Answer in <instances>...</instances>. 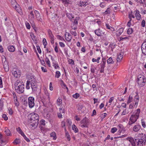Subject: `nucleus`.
I'll list each match as a JSON object with an SVG mask.
<instances>
[{
    "label": "nucleus",
    "mask_w": 146,
    "mask_h": 146,
    "mask_svg": "<svg viewBox=\"0 0 146 146\" xmlns=\"http://www.w3.org/2000/svg\"><path fill=\"white\" fill-rule=\"evenodd\" d=\"M135 142L137 143L138 145L143 146L145 145L146 137L145 134L143 133L136 135L134 137Z\"/></svg>",
    "instance_id": "1"
},
{
    "label": "nucleus",
    "mask_w": 146,
    "mask_h": 146,
    "mask_svg": "<svg viewBox=\"0 0 146 146\" xmlns=\"http://www.w3.org/2000/svg\"><path fill=\"white\" fill-rule=\"evenodd\" d=\"M29 116L30 117L29 119L30 125L32 127H36L38 123V115L36 113H33L30 114Z\"/></svg>",
    "instance_id": "2"
},
{
    "label": "nucleus",
    "mask_w": 146,
    "mask_h": 146,
    "mask_svg": "<svg viewBox=\"0 0 146 146\" xmlns=\"http://www.w3.org/2000/svg\"><path fill=\"white\" fill-rule=\"evenodd\" d=\"M140 112V110L139 109H137L135 114L132 115L129 119V121L128 124L129 125H131L132 124L134 123L137 121L139 117V114Z\"/></svg>",
    "instance_id": "3"
},
{
    "label": "nucleus",
    "mask_w": 146,
    "mask_h": 146,
    "mask_svg": "<svg viewBox=\"0 0 146 146\" xmlns=\"http://www.w3.org/2000/svg\"><path fill=\"white\" fill-rule=\"evenodd\" d=\"M15 88L18 93H23L24 91V85L19 80H17L15 83Z\"/></svg>",
    "instance_id": "4"
},
{
    "label": "nucleus",
    "mask_w": 146,
    "mask_h": 146,
    "mask_svg": "<svg viewBox=\"0 0 146 146\" xmlns=\"http://www.w3.org/2000/svg\"><path fill=\"white\" fill-rule=\"evenodd\" d=\"M146 81V79L144 76L141 75L138 76L137 82L139 85L144 86Z\"/></svg>",
    "instance_id": "5"
},
{
    "label": "nucleus",
    "mask_w": 146,
    "mask_h": 146,
    "mask_svg": "<svg viewBox=\"0 0 146 146\" xmlns=\"http://www.w3.org/2000/svg\"><path fill=\"white\" fill-rule=\"evenodd\" d=\"M28 103L29 107L32 108L35 105L34 98L32 97H30L28 98Z\"/></svg>",
    "instance_id": "6"
},
{
    "label": "nucleus",
    "mask_w": 146,
    "mask_h": 146,
    "mask_svg": "<svg viewBox=\"0 0 146 146\" xmlns=\"http://www.w3.org/2000/svg\"><path fill=\"white\" fill-rule=\"evenodd\" d=\"M12 73L14 76L16 77L17 78L19 77L20 75V72H19L18 70L14 68L12 71Z\"/></svg>",
    "instance_id": "7"
},
{
    "label": "nucleus",
    "mask_w": 146,
    "mask_h": 146,
    "mask_svg": "<svg viewBox=\"0 0 146 146\" xmlns=\"http://www.w3.org/2000/svg\"><path fill=\"white\" fill-rule=\"evenodd\" d=\"M94 33L95 34L98 36H102L103 35H104L105 33L104 32H103L100 29L95 30Z\"/></svg>",
    "instance_id": "8"
},
{
    "label": "nucleus",
    "mask_w": 146,
    "mask_h": 146,
    "mask_svg": "<svg viewBox=\"0 0 146 146\" xmlns=\"http://www.w3.org/2000/svg\"><path fill=\"white\" fill-rule=\"evenodd\" d=\"M105 64H105L104 62L103 61L102 62H101V64H98V65H100V67H99V69L100 72H104Z\"/></svg>",
    "instance_id": "9"
},
{
    "label": "nucleus",
    "mask_w": 146,
    "mask_h": 146,
    "mask_svg": "<svg viewBox=\"0 0 146 146\" xmlns=\"http://www.w3.org/2000/svg\"><path fill=\"white\" fill-rule=\"evenodd\" d=\"M35 13L37 20L40 22H42V20L39 12L35 10Z\"/></svg>",
    "instance_id": "10"
},
{
    "label": "nucleus",
    "mask_w": 146,
    "mask_h": 146,
    "mask_svg": "<svg viewBox=\"0 0 146 146\" xmlns=\"http://www.w3.org/2000/svg\"><path fill=\"white\" fill-rule=\"evenodd\" d=\"M141 48L143 54L146 55V41L142 44L141 46Z\"/></svg>",
    "instance_id": "11"
},
{
    "label": "nucleus",
    "mask_w": 146,
    "mask_h": 146,
    "mask_svg": "<svg viewBox=\"0 0 146 146\" xmlns=\"http://www.w3.org/2000/svg\"><path fill=\"white\" fill-rule=\"evenodd\" d=\"M66 40L68 42H70L72 39V37L71 35L69 33H67L65 35Z\"/></svg>",
    "instance_id": "12"
},
{
    "label": "nucleus",
    "mask_w": 146,
    "mask_h": 146,
    "mask_svg": "<svg viewBox=\"0 0 146 146\" xmlns=\"http://www.w3.org/2000/svg\"><path fill=\"white\" fill-rule=\"evenodd\" d=\"M141 128V126L139 124H137L133 127V130L135 132H137L140 130Z\"/></svg>",
    "instance_id": "13"
},
{
    "label": "nucleus",
    "mask_w": 146,
    "mask_h": 146,
    "mask_svg": "<svg viewBox=\"0 0 146 146\" xmlns=\"http://www.w3.org/2000/svg\"><path fill=\"white\" fill-rule=\"evenodd\" d=\"M3 65L5 71L6 72H8L9 70V66L8 62L6 61H5L3 63Z\"/></svg>",
    "instance_id": "14"
},
{
    "label": "nucleus",
    "mask_w": 146,
    "mask_h": 146,
    "mask_svg": "<svg viewBox=\"0 0 146 146\" xmlns=\"http://www.w3.org/2000/svg\"><path fill=\"white\" fill-rule=\"evenodd\" d=\"M135 12V15L137 19L140 20L141 19V15L140 14V12L138 10H136Z\"/></svg>",
    "instance_id": "15"
},
{
    "label": "nucleus",
    "mask_w": 146,
    "mask_h": 146,
    "mask_svg": "<svg viewBox=\"0 0 146 146\" xmlns=\"http://www.w3.org/2000/svg\"><path fill=\"white\" fill-rule=\"evenodd\" d=\"M42 103L44 105H46L50 102V98L49 97H47L46 99L42 100Z\"/></svg>",
    "instance_id": "16"
},
{
    "label": "nucleus",
    "mask_w": 146,
    "mask_h": 146,
    "mask_svg": "<svg viewBox=\"0 0 146 146\" xmlns=\"http://www.w3.org/2000/svg\"><path fill=\"white\" fill-rule=\"evenodd\" d=\"M47 97H49V94L47 91H45L44 94L42 96H41L40 98L42 100L44 99H46Z\"/></svg>",
    "instance_id": "17"
},
{
    "label": "nucleus",
    "mask_w": 146,
    "mask_h": 146,
    "mask_svg": "<svg viewBox=\"0 0 146 146\" xmlns=\"http://www.w3.org/2000/svg\"><path fill=\"white\" fill-rule=\"evenodd\" d=\"M123 28H120L117 31V33H116V35L118 36H119L123 32Z\"/></svg>",
    "instance_id": "18"
},
{
    "label": "nucleus",
    "mask_w": 146,
    "mask_h": 146,
    "mask_svg": "<svg viewBox=\"0 0 146 146\" xmlns=\"http://www.w3.org/2000/svg\"><path fill=\"white\" fill-rule=\"evenodd\" d=\"M88 4V3L86 2H84L83 1H80L79 4H78V5L80 7H82V6H86Z\"/></svg>",
    "instance_id": "19"
},
{
    "label": "nucleus",
    "mask_w": 146,
    "mask_h": 146,
    "mask_svg": "<svg viewBox=\"0 0 146 146\" xmlns=\"http://www.w3.org/2000/svg\"><path fill=\"white\" fill-rule=\"evenodd\" d=\"M127 140L130 142L131 145H135V143L133 138L132 137L129 138L127 139Z\"/></svg>",
    "instance_id": "20"
},
{
    "label": "nucleus",
    "mask_w": 146,
    "mask_h": 146,
    "mask_svg": "<svg viewBox=\"0 0 146 146\" xmlns=\"http://www.w3.org/2000/svg\"><path fill=\"white\" fill-rule=\"evenodd\" d=\"M5 133L8 136H10L11 135L10 131L7 127L5 128Z\"/></svg>",
    "instance_id": "21"
},
{
    "label": "nucleus",
    "mask_w": 146,
    "mask_h": 146,
    "mask_svg": "<svg viewBox=\"0 0 146 146\" xmlns=\"http://www.w3.org/2000/svg\"><path fill=\"white\" fill-rule=\"evenodd\" d=\"M8 48L9 50L11 52H13L15 51V49L14 46L12 45H9L8 46Z\"/></svg>",
    "instance_id": "22"
},
{
    "label": "nucleus",
    "mask_w": 146,
    "mask_h": 146,
    "mask_svg": "<svg viewBox=\"0 0 146 146\" xmlns=\"http://www.w3.org/2000/svg\"><path fill=\"white\" fill-rule=\"evenodd\" d=\"M79 19V17H76L74 19V21H73L72 22L74 23V25H77L78 24V21Z\"/></svg>",
    "instance_id": "23"
},
{
    "label": "nucleus",
    "mask_w": 146,
    "mask_h": 146,
    "mask_svg": "<svg viewBox=\"0 0 146 146\" xmlns=\"http://www.w3.org/2000/svg\"><path fill=\"white\" fill-rule=\"evenodd\" d=\"M122 58L123 55L121 53H119L118 56L117 58V62L120 61Z\"/></svg>",
    "instance_id": "24"
},
{
    "label": "nucleus",
    "mask_w": 146,
    "mask_h": 146,
    "mask_svg": "<svg viewBox=\"0 0 146 146\" xmlns=\"http://www.w3.org/2000/svg\"><path fill=\"white\" fill-rule=\"evenodd\" d=\"M14 8H15L17 12H18L19 13L21 12V9H20V8L19 7V6L18 4H17L16 5H15Z\"/></svg>",
    "instance_id": "25"
},
{
    "label": "nucleus",
    "mask_w": 146,
    "mask_h": 146,
    "mask_svg": "<svg viewBox=\"0 0 146 146\" xmlns=\"http://www.w3.org/2000/svg\"><path fill=\"white\" fill-rule=\"evenodd\" d=\"M16 129L19 133H20L22 136L24 134V133L22 131L19 127L17 128Z\"/></svg>",
    "instance_id": "26"
},
{
    "label": "nucleus",
    "mask_w": 146,
    "mask_h": 146,
    "mask_svg": "<svg viewBox=\"0 0 146 146\" xmlns=\"http://www.w3.org/2000/svg\"><path fill=\"white\" fill-rule=\"evenodd\" d=\"M48 35L49 36V37L50 38H54V36L52 35L51 30L50 29H48Z\"/></svg>",
    "instance_id": "27"
},
{
    "label": "nucleus",
    "mask_w": 146,
    "mask_h": 146,
    "mask_svg": "<svg viewBox=\"0 0 146 146\" xmlns=\"http://www.w3.org/2000/svg\"><path fill=\"white\" fill-rule=\"evenodd\" d=\"M50 137L53 138V139L54 140L56 139V134L54 132H52L50 134Z\"/></svg>",
    "instance_id": "28"
},
{
    "label": "nucleus",
    "mask_w": 146,
    "mask_h": 146,
    "mask_svg": "<svg viewBox=\"0 0 146 146\" xmlns=\"http://www.w3.org/2000/svg\"><path fill=\"white\" fill-rule=\"evenodd\" d=\"M52 66L54 67L55 69L59 68V66L57 63L53 62H52Z\"/></svg>",
    "instance_id": "29"
},
{
    "label": "nucleus",
    "mask_w": 146,
    "mask_h": 146,
    "mask_svg": "<svg viewBox=\"0 0 146 146\" xmlns=\"http://www.w3.org/2000/svg\"><path fill=\"white\" fill-rule=\"evenodd\" d=\"M88 122V120L87 118L85 117L81 121V123L85 124Z\"/></svg>",
    "instance_id": "30"
},
{
    "label": "nucleus",
    "mask_w": 146,
    "mask_h": 146,
    "mask_svg": "<svg viewBox=\"0 0 146 146\" xmlns=\"http://www.w3.org/2000/svg\"><path fill=\"white\" fill-rule=\"evenodd\" d=\"M66 15L67 17L71 20H72V19L74 18L72 14L68 13H66Z\"/></svg>",
    "instance_id": "31"
},
{
    "label": "nucleus",
    "mask_w": 146,
    "mask_h": 146,
    "mask_svg": "<svg viewBox=\"0 0 146 146\" xmlns=\"http://www.w3.org/2000/svg\"><path fill=\"white\" fill-rule=\"evenodd\" d=\"M114 62L113 61L112 58L111 57H110L107 60V63L108 64H113Z\"/></svg>",
    "instance_id": "32"
},
{
    "label": "nucleus",
    "mask_w": 146,
    "mask_h": 146,
    "mask_svg": "<svg viewBox=\"0 0 146 146\" xmlns=\"http://www.w3.org/2000/svg\"><path fill=\"white\" fill-rule=\"evenodd\" d=\"M30 15L31 16H30V15H29V18H30V17H31L30 19L31 20H33L35 16L33 11H31L30 12Z\"/></svg>",
    "instance_id": "33"
},
{
    "label": "nucleus",
    "mask_w": 146,
    "mask_h": 146,
    "mask_svg": "<svg viewBox=\"0 0 146 146\" xmlns=\"http://www.w3.org/2000/svg\"><path fill=\"white\" fill-rule=\"evenodd\" d=\"M62 100L61 99L58 98L57 100V104L58 106H60L62 104Z\"/></svg>",
    "instance_id": "34"
},
{
    "label": "nucleus",
    "mask_w": 146,
    "mask_h": 146,
    "mask_svg": "<svg viewBox=\"0 0 146 146\" xmlns=\"http://www.w3.org/2000/svg\"><path fill=\"white\" fill-rule=\"evenodd\" d=\"M45 62L46 63L48 64V66L49 67H50V60H49V59L47 57H46L45 59Z\"/></svg>",
    "instance_id": "35"
},
{
    "label": "nucleus",
    "mask_w": 146,
    "mask_h": 146,
    "mask_svg": "<svg viewBox=\"0 0 146 146\" xmlns=\"http://www.w3.org/2000/svg\"><path fill=\"white\" fill-rule=\"evenodd\" d=\"M72 129L75 132H77L78 131V129L77 128L76 126L74 124L72 125Z\"/></svg>",
    "instance_id": "36"
},
{
    "label": "nucleus",
    "mask_w": 146,
    "mask_h": 146,
    "mask_svg": "<svg viewBox=\"0 0 146 146\" xmlns=\"http://www.w3.org/2000/svg\"><path fill=\"white\" fill-rule=\"evenodd\" d=\"M31 88L32 90L33 91V92H34L35 93L36 92L37 89V88H37V86H32L31 87Z\"/></svg>",
    "instance_id": "37"
},
{
    "label": "nucleus",
    "mask_w": 146,
    "mask_h": 146,
    "mask_svg": "<svg viewBox=\"0 0 146 146\" xmlns=\"http://www.w3.org/2000/svg\"><path fill=\"white\" fill-rule=\"evenodd\" d=\"M30 82L29 80H27V81L26 88L27 89H30Z\"/></svg>",
    "instance_id": "38"
},
{
    "label": "nucleus",
    "mask_w": 146,
    "mask_h": 146,
    "mask_svg": "<svg viewBox=\"0 0 146 146\" xmlns=\"http://www.w3.org/2000/svg\"><path fill=\"white\" fill-rule=\"evenodd\" d=\"M11 5H12V6L13 7H14L15 6V5H16L17 4V3L16 2V1L15 0H11Z\"/></svg>",
    "instance_id": "39"
},
{
    "label": "nucleus",
    "mask_w": 146,
    "mask_h": 146,
    "mask_svg": "<svg viewBox=\"0 0 146 146\" xmlns=\"http://www.w3.org/2000/svg\"><path fill=\"white\" fill-rule=\"evenodd\" d=\"M135 1L141 4H143L145 3V0H135Z\"/></svg>",
    "instance_id": "40"
},
{
    "label": "nucleus",
    "mask_w": 146,
    "mask_h": 146,
    "mask_svg": "<svg viewBox=\"0 0 146 146\" xmlns=\"http://www.w3.org/2000/svg\"><path fill=\"white\" fill-rule=\"evenodd\" d=\"M110 8H108L106 11L103 13V14L105 15H106L108 14H110Z\"/></svg>",
    "instance_id": "41"
},
{
    "label": "nucleus",
    "mask_w": 146,
    "mask_h": 146,
    "mask_svg": "<svg viewBox=\"0 0 146 146\" xmlns=\"http://www.w3.org/2000/svg\"><path fill=\"white\" fill-rule=\"evenodd\" d=\"M117 129L116 127H113L111 128V132L112 133H114L117 131Z\"/></svg>",
    "instance_id": "42"
},
{
    "label": "nucleus",
    "mask_w": 146,
    "mask_h": 146,
    "mask_svg": "<svg viewBox=\"0 0 146 146\" xmlns=\"http://www.w3.org/2000/svg\"><path fill=\"white\" fill-rule=\"evenodd\" d=\"M20 143V140L17 139H16L13 142V143L14 144L15 143L16 144H18Z\"/></svg>",
    "instance_id": "43"
},
{
    "label": "nucleus",
    "mask_w": 146,
    "mask_h": 146,
    "mask_svg": "<svg viewBox=\"0 0 146 146\" xmlns=\"http://www.w3.org/2000/svg\"><path fill=\"white\" fill-rule=\"evenodd\" d=\"M133 32V30L131 28H129L127 31V33L128 34H130Z\"/></svg>",
    "instance_id": "44"
},
{
    "label": "nucleus",
    "mask_w": 146,
    "mask_h": 146,
    "mask_svg": "<svg viewBox=\"0 0 146 146\" xmlns=\"http://www.w3.org/2000/svg\"><path fill=\"white\" fill-rule=\"evenodd\" d=\"M132 97L131 96H130L128 98V101L127 102V104H129V103H130L132 101Z\"/></svg>",
    "instance_id": "45"
},
{
    "label": "nucleus",
    "mask_w": 146,
    "mask_h": 146,
    "mask_svg": "<svg viewBox=\"0 0 146 146\" xmlns=\"http://www.w3.org/2000/svg\"><path fill=\"white\" fill-rule=\"evenodd\" d=\"M60 76V73L59 71H57L56 72L55 77L58 78Z\"/></svg>",
    "instance_id": "46"
},
{
    "label": "nucleus",
    "mask_w": 146,
    "mask_h": 146,
    "mask_svg": "<svg viewBox=\"0 0 146 146\" xmlns=\"http://www.w3.org/2000/svg\"><path fill=\"white\" fill-rule=\"evenodd\" d=\"M106 3L104 2H102L100 3V6L102 8L104 7L106 5Z\"/></svg>",
    "instance_id": "47"
},
{
    "label": "nucleus",
    "mask_w": 146,
    "mask_h": 146,
    "mask_svg": "<svg viewBox=\"0 0 146 146\" xmlns=\"http://www.w3.org/2000/svg\"><path fill=\"white\" fill-rule=\"evenodd\" d=\"M79 96V94L77 93H76L73 95V97L76 99Z\"/></svg>",
    "instance_id": "48"
},
{
    "label": "nucleus",
    "mask_w": 146,
    "mask_h": 146,
    "mask_svg": "<svg viewBox=\"0 0 146 146\" xmlns=\"http://www.w3.org/2000/svg\"><path fill=\"white\" fill-rule=\"evenodd\" d=\"M22 136L23 137L25 140L27 142H29L30 141V140L26 136L25 134H24Z\"/></svg>",
    "instance_id": "49"
},
{
    "label": "nucleus",
    "mask_w": 146,
    "mask_h": 146,
    "mask_svg": "<svg viewBox=\"0 0 146 146\" xmlns=\"http://www.w3.org/2000/svg\"><path fill=\"white\" fill-rule=\"evenodd\" d=\"M145 21L144 20H143L141 22V25L143 27H144L145 26Z\"/></svg>",
    "instance_id": "50"
},
{
    "label": "nucleus",
    "mask_w": 146,
    "mask_h": 146,
    "mask_svg": "<svg viewBox=\"0 0 146 146\" xmlns=\"http://www.w3.org/2000/svg\"><path fill=\"white\" fill-rule=\"evenodd\" d=\"M59 113H60L62 114H64V109H62V108H60L59 109Z\"/></svg>",
    "instance_id": "51"
},
{
    "label": "nucleus",
    "mask_w": 146,
    "mask_h": 146,
    "mask_svg": "<svg viewBox=\"0 0 146 146\" xmlns=\"http://www.w3.org/2000/svg\"><path fill=\"white\" fill-rule=\"evenodd\" d=\"M2 117L5 120H7L8 119V118L7 116L5 114H3V115Z\"/></svg>",
    "instance_id": "52"
},
{
    "label": "nucleus",
    "mask_w": 146,
    "mask_h": 146,
    "mask_svg": "<svg viewBox=\"0 0 146 146\" xmlns=\"http://www.w3.org/2000/svg\"><path fill=\"white\" fill-rule=\"evenodd\" d=\"M36 48L39 53L40 54L41 53V51L40 46L38 45H37L36 46Z\"/></svg>",
    "instance_id": "53"
},
{
    "label": "nucleus",
    "mask_w": 146,
    "mask_h": 146,
    "mask_svg": "<svg viewBox=\"0 0 146 146\" xmlns=\"http://www.w3.org/2000/svg\"><path fill=\"white\" fill-rule=\"evenodd\" d=\"M71 33L74 35V36H76L77 35V33L76 31H71Z\"/></svg>",
    "instance_id": "54"
},
{
    "label": "nucleus",
    "mask_w": 146,
    "mask_h": 146,
    "mask_svg": "<svg viewBox=\"0 0 146 146\" xmlns=\"http://www.w3.org/2000/svg\"><path fill=\"white\" fill-rule=\"evenodd\" d=\"M26 25L27 29H30L31 26L29 23L27 22L26 23Z\"/></svg>",
    "instance_id": "55"
},
{
    "label": "nucleus",
    "mask_w": 146,
    "mask_h": 146,
    "mask_svg": "<svg viewBox=\"0 0 146 146\" xmlns=\"http://www.w3.org/2000/svg\"><path fill=\"white\" fill-rule=\"evenodd\" d=\"M40 123L41 125H45V120L42 119L40 121Z\"/></svg>",
    "instance_id": "56"
},
{
    "label": "nucleus",
    "mask_w": 146,
    "mask_h": 146,
    "mask_svg": "<svg viewBox=\"0 0 146 146\" xmlns=\"http://www.w3.org/2000/svg\"><path fill=\"white\" fill-rule=\"evenodd\" d=\"M66 136L67 137V138L68 139V140L69 141H70V135H69V134L68 133H66Z\"/></svg>",
    "instance_id": "57"
},
{
    "label": "nucleus",
    "mask_w": 146,
    "mask_h": 146,
    "mask_svg": "<svg viewBox=\"0 0 146 146\" xmlns=\"http://www.w3.org/2000/svg\"><path fill=\"white\" fill-rule=\"evenodd\" d=\"M59 44L60 46L62 47H64L65 46L64 44L62 42H60Z\"/></svg>",
    "instance_id": "58"
},
{
    "label": "nucleus",
    "mask_w": 146,
    "mask_h": 146,
    "mask_svg": "<svg viewBox=\"0 0 146 146\" xmlns=\"http://www.w3.org/2000/svg\"><path fill=\"white\" fill-rule=\"evenodd\" d=\"M37 83L35 79L33 78L32 80H31V83Z\"/></svg>",
    "instance_id": "59"
},
{
    "label": "nucleus",
    "mask_w": 146,
    "mask_h": 146,
    "mask_svg": "<svg viewBox=\"0 0 146 146\" xmlns=\"http://www.w3.org/2000/svg\"><path fill=\"white\" fill-rule=\"evenodd\" d=\"M77 25H73V26L72 27V29L71 31H72L73 30H75L76 29H77Z\"/></svg>",
    "instance_id": "60"
},
{
    "label": "nucleus",
    "mask_w": 146,
    "mask_h": 146,
    "mask_svg": "<svg viewBox=\"0 0 146 146\" xmlns=\"http://www.w3.org/2000/svg\"><path fill=\"white\" fill-rule=\"evenodd\" d=\"M58 116L59 118H62V114L60 113H58Z\"/></svg>",
    "instance_id": "61"
},
{
    "label": "nucleus",
    "mask_w": 146,
    "mask_h": 146,
    "mask_svg": "<svg viewBox=\"0 0 146 146\" xmlns=\"http://www.w3.org/2000/svg\"><path fill=\"white\" fill-rule=\"evenodd\" d=\"M107 113H104L102 114V119L104 118L107 115Z\"/></svg>",
    "instance_id": "62"
},
{
    "label": "nucleus",
    "mask_w": 146,
    "mask_h": 146,
    "mask_svg": "<svg viewBox=\"0 0 146 146\" xmlns=\"http://www.w3.org/2000/svg\"><path fill=\"white\" fill-rule=\"evenodd\" d=\"M96 112L95 110H94L93 111L92 114V116H93L96 115Z\"/></svg>",
    "instance_id": "63"
},
{
    "label": "nucleus",
    "mask_w": 146,
    "mask_h": 146,
    "mask_svg": "<svg viewBox=\"0 0 146 146\" xmlns=\"http://www.w3.org/2000/svg\"><path fill=\"white\" fill-rule=\"evenodd\" d=\"M42 70L44 72H46L47 71L46 69V68H44L43 67H42L41 68Z\"/></svg>",
    "instance_id": "64"
}]
</instances>
